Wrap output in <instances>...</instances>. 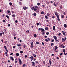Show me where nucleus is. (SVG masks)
<instances>
[{"mask_svg":"<svg viewBox=\"0 0 67 67\" xmlns=\"http://www.w3.org/2000/svg\"><path fill=\"white\" fill-rule=\"evenodd\" d=\"M46 21L47 22H49V20H48L47 19L46 20Z\"/></svg>","mask_w":67,"mask_h":67,"instance_id":"obj_47","label":"nucleus"},{"mask_svg":"<svg viewBox=\"0 0 67 67\" xmlns=\"http://www.w3.org/2000/svg\"><path fill=\"white\" fill-rule=\"evenodd\" d=\"M31 48H33V45H31Z\"/></svg>","mask_w":67,"mask_h":67,"instance_id":"obj_57","label":"nucleus"},{"mask_svg":"<svg viewBox=\"0 0 67 67\" xmlns=\"http://www.w3.org/2000/svg\"><path fill=\"white\" fill-rule=\"evenodd\" d=\"M18 60L19 63V64L20 65H22V61H21V60L20 58L18 59Z\"/></svg>","mask_w":67,"mask_h":67,"instance_id":"obj_3","label":"nucleus"},{"mask_svg":"<svg viewBox=\"0 0 67 67\" xmlns=\"http://www.w3.org/2000/svg\"><path fill=\"white\" fill-rule=\"evenodd\" d=\"M25 66H26V64H23V67H25Z\"/></svg>","mask_w":67,"mask_h":67,"instance_id":"obj_29","label":"nucleus"},{"mask_svg":"<svg viewBox=\"0 0 67 67\" xmlns=\"http://www.w3.org/2000/svg\"><path fill=\"white\" fill-rule=\"evenodd\" d=\"M5 50L7 52H8V49H6Z\"/></svg>","mask_w":67,"mask_h":67,"instance_id":"obj_61","label":"nucleus"},{"mask_svg":"<svg viewBox=\"0 0 67 67\" xmlns=\"http://www.w3.org/2000/svg\"><path fill=\"white\" fill-rule=\"evenodd\" d=\"M64 27L65 28L67 27V24H64Z\"/></svg>","mask_w":67,"mask_h":67,"instance_id":"obj_10","label":"nucleus"},{"mask_svg":"<svg viewBox=\"0 0 67 67\" xmlns=\"http://www.w3.org/2000/svg\"><path fill=\"white\" fill-rule=\"evenodd\" d=\"M54 45V43H52L51 44V45L52 46Z\"/></svg>","mask_w":67,"mask_h":67,"instance_id":"obj_37","label":"nucleus"},{"mask_svg":"<svg viewBox=\"0 0 67 67\" xmlns=\"http://www.w3.org/2000/svg\"><path fill=\"white\" fill-rule=\"evenodd\" d=\"M37 25H39V23H37Z\"/></svg>","mask_w":67,"mask_h":67,"instance_id":"obj_63","label":"nucleus"},{"mask_svg":"<svg viewBox=\"0 0 67 67\" xmlns=\"http://www.w3.org/2000/svg\"><path fill=\"white\" fill-rule=\"evenodd\" d=\"M12 17H15V15L13 14L12 15Z\"/></svg>","mask_w":67,"mask_h":67,"instance_id":"obj_25","label":"nucleus"},{"mask_svg":"<svg viewBox=\"0 0 67 67\" xmlns=\"http://www.w3.org/2000/svg\"><path fill=\"white\" fill-rule=\"evenodd\" d=\"M67 39V38H66V37H65L64 38H62V42H65V41Z\"/></svg>","mask_w":67,"mask_h":67,"instance_id":"obj_2","label":"nucleus"},{"mask_svg":"<svg viewBox=\"0 0 67 67\" xmlns=\"http://www.w3.org/2000/svg\"><path fill=\"white\" fill-rule=\"evenodd\" d=\"M0 36H2V33L0 32Z\"/></svg>","mask_w":67,"mask_h":67,"instance_id":"obj_40","label":"nucleus"},{"mask_svg":"<svg viewBox=\"0 0 67 67\" xmlns=\"http://www.w3.org/2000/svg\"><path fill=\"white\" fill-rule=\"evenodd\" d=\"M34 9V7H32L31 8V9L32 10H33Z\"/></svg>","mask_w":67,"mask_h":67,"instance_id":"obj_32","label":"nucleus"},{"mask_svg":"<svg viewBox=\"0 0 67 67\" xmlns=\"http://www.w3.org/2000/svg\"><path fill=\"white\" fill-rule=\"evenodd\" d=\"M61 18H63V19H64V15H62L61 16Z\"/></svg>","mask_w":67,"mask_h":67,"instance_id":"obj_13","label":"nucleus"},{"mask_svg":"<svg viewBox=\"0 0 67 67\" xmlns=\"http://www.w3.org/2000/svg\"><path fill=\"white\" fill-rule=\"evenodd\" d=\"M57 48H58V47H57V46H55V49H56Z\"/></svg>","mask_w":67,"mask_h":67,"instance_id":"obj_41","label":"nucleus"},{"mask_svg":"<svg viewBox=\"0 0 67 67\" xmlns=\"http://www.w3.org/2000/svg\"><path fill=\"white\" fill-rule=\"evenodd\" d=\"M9 4L10 5H12V3L11 2Z\"/></svg>","mask_w":67,"mask_h":67,"instance_id":"obj_35","label":"nucleus"},{"mask_svg":"<svg viewBox=\"0 0 67 67\" xmlns=\"http://www.w3.org/2000/svg\"><path fill=\"white\" fill-rule=\"evenodd\" d=\"M34 16H36V13H34Z\"/></svg>","mask_w":67,"mask_h":67,"instance_id":"obj_20","label":"nucleus"},{"mask_svg":"<svg viewBox=\"0 0 67 67\" xmlns=\"http://www.w3.org/2000/svg\"><path fill=\"white\" fill-rule=\"evenodd\" d=\"M23 46H24V48H25V47H26V46L24 44V45Z\"/></svg>","mask_w":67,"mask_h":67,"instance_id":"obj_48","label":"nucleus"},{"mask_svg":"<svg viewBox=\"0 0 67 67\" xmlns=\"http://www.w3.org/2000/svg\"><path fill=\"white\" fill-rule=\"evenodd\" d=\"M53 38L55 40H57V37L56 36H53Z\"/></svg>","mask_w":67,"mask_h":67,"instance_id":"obj_8","label":"nucleus"},{"mask_svg":"<svg viewBox=\"0 0 67 67\" xmlns=\"http://www.w3.org/2000/svg\"><path fill=\"white\" fill-rule=\"evenodd\" d=\"M20 52L21 53V54H22V53H23V51H21Z\"/></svg>","mask_w":67,"mask_h":67,"instance_id":"obj_36","label":"nucleus"},{"mask_svg":"<svg viewBox=\"0 0 67 67\" xmlns=\"http://www.w3.org/2000/svg\"><path fill=\"white\" fill-rule=\"evenodd\" d=\"M46 34L47 35H48L49 34V32H47L46 33Z\"/></svg>","mask_w":67,"mask_h":67,"instance_id":"obj_33","label":"nucleus"},{"mask_svg":"<svg viewBox=\"0 0 67 67\" xmlns=\"http://www.w3.org/2000/svg\"><path fill=\"white\" fill-rule=\"evenodd\" d=\"M45 34V32L44 31H43L42 35H44V34Z\"/></svg>","mask_w":67,"mask_h":67,"instance_id":"obj_46","label":"nucleus"},{"mask_svg":"<svg viewBox=\"0 0 67 67\" xmlns=\"http://www.w3.org/2000/svg\"><path fill=\"white\" fill-rule=\"evenodd\" d=\"M63 52H65V49H63Z\"/></svg>","mask_w":67,"mask_h":67,"instance_id":"obj_45","label":"nucleus"},{"mask_svg":"<svg viewBox=\"0 0 67 67\" xmlns=\"http://www.w3.org/2000/svg\"><path fill=\"white\" fill-rule=\"evenodd\" d=\"M26 32H27V33H29V30H27V31H26Z\"/></svg>","mask_w":67,"mask_h":67,"instance_id":"obj_50","label":"nucleus"},{"mask_svg":"<svg viewBox=\"0 0 67 67\" xmlns=\"http://www.w3.org/2000/svg\"><path fill=\"white\" fill-rule=\"evenodd\" d=\"M41 30V31H42V32H44V31H45V30H44V29H43V28H39L38 29V30H39V31H40V30Z\"/></svg>","mask_w":67,"mask_h":67,"instance_id":"obj_4","label":"nucleus"},{"mask_svg":"<svg viewBox=\"0 0 67 67\" xmlns=\"http://www.w3.org/2000/svg\"><path fill=\"white\" fill-rule=\"evenodd\" d=\"M45 40L46 41V42H49V41L47 39H45Z\"/></svg>","mask_w":67,"mask_h":67,"instance_id":"obj_34","label":"nucleus"},{"mask_svg":"<svg viewBox=\"0 0 67 67\" xmlns=\"http://www.w3.org/2000/svg\"><path fill=\"white\" fill-rule=\"evenodd\" d=\"M23 9L24 10H26L27 9V7H23Z\"/></svg>","mask_w":67,"mask_h":67,"instance_id":"obj_9","label":"nucleus"},{"mask_svg":"<svg viewBox=\"0 0 67 67\" xmlns=\"http://www.w3.org/2000/svg\"><path fill=\"white\" fill-rule=\"evenodd\" d=\"M5 54H6V56H8V53L7 52H5Z\"/></svg>","mask_w":67,"mask_h":67,"instance_id":"obj_39","label":"nucleus"},{"mask_svg":"<svg viewBox=\"0 0 67 67\" xmlns=\"http://www.w3.org/2000/svg\"><path fill=\"white\" fill-rule=\"evenodd\" d=\"M50 15V14L49 13H47V16H49V15Z\"/></svg>","mask_w":67,"mask_h":67,"instance_id":"obj_23","label":"nucleus"},{"mask_svg":"<svg viewBox=\"0 0 67 67\" xmlns=\"http://www.w3.org/2000/svg\"><path fill=\"white\" fill-rule=\"evenodd\" d=\"M22 4V2H19V4Z\"/></svg>","mask_w":67,"mask_h":67,"instance_id":"obj_55","label":"nucleus"},{"mask_svg":"<svg viewBox=\"0 0 67 67\" xmlns=\"http://www.w3.org/2000/svg\"><path fill=\"white\" fill-rule=\"evenodd\" d=\"M36 43L37 44H39V43H40L39 42H36Z\"/></svg>","mask_w":67,"mask_h":67,"instance_id":"obj_42","label":"nucleus"},{"mask_svg":"<svg viewBox=\"0 0 67 67\" xmlns=\"http://www.w3.org/2000/svg\"><path fill=\"white\" fill-rule=\"evenodd\" d=\"M16 55L17 56H19V54L18 53H17L16 54Z\"/></svg>","mask_w":67,"mask_h":67,"instance_id":"obj_18","label":"nucleus"},{"mask_svg":"<svg viewBox=\"0 0 67 67\" xmlns=\"http://www.w3.org/2000/svg\"><path fill=\"white\" fill-rule=\"evenodd\" d=\"M36 64H38V61H36Z\"/></svg>","mask_w":67,"mask_h":67,"instance_id":"obj_44","label":"nucleus"},{"mask_svg":"<svg viewBox=\"0 0 67 67\" xmlns=\"http://www.w3.org/2000/svg\"><path fill=\"white\" fill-rule=\"evenodd\" d=\"M51 41L52 42H54V39H53V40H51Z\"/></svg>","mask_w":67,"mask_h":67,"instance_id":"obj_31","label":"nucleus"},{"mask_svg":"<svg viewBox=\"0 0 67 67\" xmlns=\"http://www.w3.org/2000/svg\"><path fill=\"white\" fill-rule=\"evenodd\" d=\"M41 14H44V12H42L41 13Z\"/></svg>","mask_w":67,"mask_h":67,"instance_id":"obj_27","label":"nucleus"},{"mask_svg":"<svg viewBox=\"0 0 67 67\" xmlns=\"http://www.w3.org/2000/svg\"><path fill=\"white\" fill-rule=\"evenodd\" d=\"M30 44L31 45H33V42H31L30 43Z\"/></svg>","mask_w":67,"mask_h":67,"instance_id":"obj_28","label":"nucleus"},{"mask_svg":"<svg viewBox=\"0 0 67 67\" xmlns=\"http://www.w3.org/2000/svg\"><path fill=\"white\" fill-rule=\"evenodd\" d=\"M45 18L46 19H48V17L46 15L45 16Z\"/></svg>","mask_w":67,"mask_h":67,"instance_id":"obj_22","label":"nucleus"},{"mask_svg":"<svg viewBox=\"0 0 67 67\" xmlns=\"http://www.w3.org/2000/svg\"><path fill=\"white\" fill-rule=\"evenodd\" d=\"M49 62L50 64H52V61L50 60H49Z\"/></svg>","mask_w":67,"mask_h":67,"instance_id":"obj_30","label":"nucleus"},{"mask_svg":"<svg viewBox=\"0 0 67 67\" xmlns=\"http://www.w3.org/2000/svg\"><path fill=\"white\" fill-rule=\"evenodd\" d=\"M17 46H22V45L20 44H17Z\"/></svg>","mask_w":67,"mask_h":67,"instance_id":"obj_15","label":"nucleus"},{"mask_svg":"<svg viewBox=\"0 0 67 67\" xmlns=\"http://www.w3.org/2000/svg\"><path fill=\"white\" fill-rule=\"evenodd\" d=\"M37 5L38 6H39V5H40V3H37Z\"/></svg>","mask_w":67,"mask_h":67,"instance_id":"obj_26","label":"nucleus"},{"mask_svg":"<svg viewBox=\"0 0 67 67\" xmlns=\"http://www.w3.org/2000/svg\"><path fill=\"white\" fill-rule=\"evenodd\" d=\"M42 45H44V43L43 42H42Z\"/></svg>","mask_w":67,"mask_h":67,"instance_id":"obj_49","label":"nucleus"},{"mask_svg":"<svg viewBox=\"0 0 67 67\" xmlns=\"http://www.w3.org/2000/svg\"><path fill=\"white\" fill-rule=\"evenodd\" d=\"M60 55H63V53H61L60 54Z\"/></svg>","mask_w":67,"mask_h":67,"instance_id":"obj_64","label":"nucleus"},{"mask_svg":"<svg viewBox=\"0 0 67 67\" xmlns=\"http://www.w3.org/2000/svg\"><path fill=\"white\" fill-rule=\"evenodd\" d=\"M55 14L56 16H57V15H59L57 12H55Z\"/></svg>","mask_w":67,"mask_h":67,"instance_id":"obj_11","label":"nucleus"},{"mask_svg":"<svg viewBox=\"0 0 67 67\" xmlns=\"http://www.w3.org/2000/svg\"><path fill=\"white\" fill-rule=\"evenodd\" d=\"M18 21L17 20H16L15 21V23H18Z\"/></svg>","mask_w":67,"mask_h":67,"instance_id":"obj_59","label":"nucleus"},{"mask_svg":"<svg viewBox=\"0 0 67 67\" xmlns=\"http://www.w3.org/2000/svg\"><path fill=\"white\" fill-rule=\"evenodd\" d=\"M56 4H57V5H58V4H59L57 3H56Z\"/></svg>","mask_w":67,"mask_h":67,"instance_id":"obj_54","label":"nucleus"},{"mask_svg":"<svg viewBox=\"0 0 67 67\" xmlns=\"http://www.w3.org/2000/svg\"><path fill=\"white\" fill-rule=\"evenodd\" d=\"M17 62H18V61H15V64H16V63H17Z\"/></svg>","mask_w":67,"mask_h":67,"instance_id":"obj_58","label":"nucleus"},{"mask_svg":"<svg viewBox=\"0 0 67 67\" xmlns=\"http://www.w3.org/2000/svg\"><path fill=\"white\" fill-rule=\"evenodd\" d=\"M45 29L46 30H47L48 29V27H46L45 28Z\"/></svg>","mask_w":67,"mask_h":67,"instance_id":"obj_24","label":"nucleus"},{"mask_svg":"<svg viewBox=\"0 0 67 67\" xmlns=\"http://www.w3.org/2000/svg\"><path fill=\"white\" fill-rule=\"evenodd\" d=\"M7 12H8V13H10V11L8 10L7 11Z\"/></svg>","mask_w":67,"mask_h":67,"instance_id":"obj_38","label":"nucleus"},{"mask_svg":"<svg viewBox=\"0 0 67 67\" xmlns=\"http://www.w3.org/2000/svg\"><path fill=\"white\" fill-rule=\"evenodd\" d=\"M54 6H55V7H56L57 6V5L56 4H55V2H54V3L53 4Z\"/></svg>","mask_w":67,"mask_h":67,"instance_id":"obj_19","label":"nucleus"},{"mask_svg":"<svg viewBox=\"0 0 67 67\" xmlns=\"http://www.w3.org/2000/svg\"><path fill=\"white\" fill-rule=\"evenodd\" d=\"M34 8H35L34 9V11L36 12L37 13H38L40 12V9L37 6H35Z\"/></svg>","mask_w":67,"mask_h":67,"instance_id":"obj_1","label":"nucleus"},{"mask_svg":"<svg viewBox=\"0 0 67 67\" xmlns=\"http://www.w3.org/2000/svg\"><path fill=\"white\" fill-rule=\"evenodd\" d=\"M60 9H63V7H60Z\"/></svg>","mask_w":67,"mask_h":67,"instance_id":"obj_62","label":"nucleus"},{"mask_svg":"<svg viewBox=\"0 0 67 67\" xmlns=\"http://www.w3.org/2000/svg\"><path fill=\"white\" fill-rule=\"evenodd\" d=\"M53 29L54 31H55V26H53Z\"/></svg>","mask_w":67,"mask_h":67,"instance_id":"obj_14","label":"nucleus"},{"mask_svg":"<svg viewBox=\"0 0 67 67\" xmlns=\"http://www.w3.org/2000/svg\"><path fill=\"white\" fill-rule=\"evenodd\" d=\"M4 47L5 49H7V46H4Z\"/></svg>","mask_w":67,"mask_h":67,"instance_id":"obj_21","label":"nucleus"},{"mask_svg":"<svg viewBox=\"0 0 67 67\" xmlns=\"http://www.w3.org/2000/svg\"><path fill=\"white\" fill-rule=\"evenodd\" d=\"M66 33V32L62 31V33L63 34V35H64V36H66V35L65 34Z\"/></svg>","mask_w":67,"mask_h":67,"instance_id":"obj_6","label":"nucleus"},{"mask_svg":"<svg viewBox=\"0 0 67 67\" xmlns=\"http://www.w3.org/2000/svg\"><path fill=\"white\" fill-rule=\"evenodd\" d=\"M25 58H26L27 57V55H25Z\"/></svg>","mask_w":67,"mask_h":67,"instance_id":"obj_60","label":"nucleus"},{"mask_svg":"<svg viewBox=\"0 0 67 67\" xmlns=\"http://www.w3.org/2000/svg\"><path fill=\"white\" fill-rule=\"evenodd\" d=\"M60 35H61V33H59L58 34V35H59V36H60Z\"/></svg>","mask_w":67,"mask_h":67,"instance_id":"obj_56","label":"nucleus"},{"mask_svg":"<svg viewBox=\"0 0 67 67\" xmlns=\"http://www.w3.org/2000/svg\"><path fill=\"white\" fill-rule=\"evenodd\" d=\"M32 64H32V66H35V63L34 62H32Z\"/></svg>","mask_w":67,"mask_h":67,"instance_id":"obj_7","label":"nucleus"},{"mask_svg":"<svg viewBox=\"0 0 67 67\" xmlns=\"http://www.w3.org/2000/svg\"><path fill=\"white\" fill-rule=\"evenodd\" d=\"M13 53H12L10 54V55H13Z\"/></svg>","mask_w":67,"mask_h":67,"instance_id":"obj_51","label":"nucleus"},{"mask_svg":"<svg viewBox=\"0 0 67 67\" xmlns=\"http://www.w3.org/2000/svg\"><path fill=\"white\" fill-rule=\"evenodd\" d=\"M52 19H55V16H52Z\"/></svg>","mask_w":67,"mask_h":67,"instance_id":"obj_52","label":"nucleus"},{"mask_svg":"<svg viewBox=\"0 0 67 67\" xmlns=\"http://www.w3.org/2000/svg\"><path fill=\"white\" fill-rule=\"evenodd\" d=\"M34 37H37V35H36V34H34Z\"/></svg>","mask_w":67,"mask_h":67,"instance_id":"obj_17","label":"nucleus"},{"mask_svg":"<svg viewBox=\"0 0 67 67\" xmlns=\"http://www.w3.org/2000/svg\"><path fill=\"white\" fill-rule=\"evenodd\" d=\"M6 17H7V18H8V20H9V16H8V15H7Z\"/></svg>","mask_w":67,"mask_h":67,"instance_id":"obj_16","label":"nucleus"},{"mask_svg":"<svg viewBox=\"0 0 67 67\" xmlns=\"http://www.w3.org/2000/svg\"><path fill=\"white\" fill-rule=\"evenodd\" d=\"M10 59L12 60L13 61V60H14V59H13V58L12 57H10Z\"/></svg>","mask_w":67,"mask_h":67,"instance_id":"obj_12","label":"nucleus"},{"mask_svg":"<svg viewBox=\"0 0 67 67\" xmlns=\"http://www.w3.org/2000/svg\"><path fill=\"white\" fill-rule=\"evenodd\" d=\"M57 18V20L59 21H60V19H59V15L56 16Z\"/></svg>","mask_w":67,"mask_h":67,"instance_id":"obj_5","label":"nucleus"},{"mask_svg":"<svg viewBox=\"0 0 67 67\" xmlns=\"http://www.w3.org/2000/svg\"><path fill=\"white\" fill-rule=\"evenodd\" d=\"M15 47H16V46H13V48H15Z\"/></svg>","mask_w":67,"mask_h":67,"instance_id":"obj_53","label":"nucleus"},{"mask_svg":"<svg viewBox=\"0 0 67 67\" xmlns=\"http://www.w3.org/2000/svg\"><path fill=\"white\" fill-rule=\"evenodd\" d=\"M3 22H5V20H3Z\"/></svg>","mask_w":67,"mask_h":67,"instance_id":"obj_43","label":"nucleus"}]
</instances>
